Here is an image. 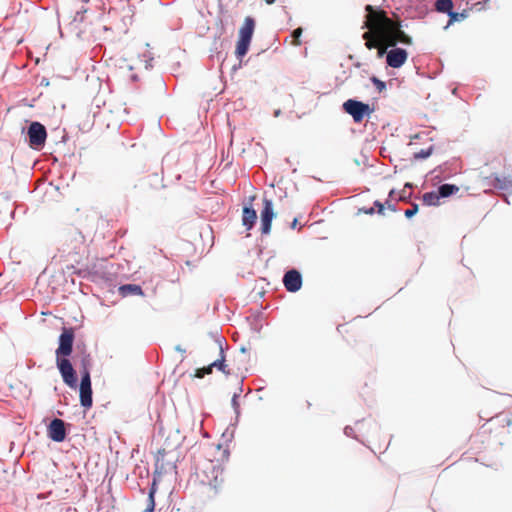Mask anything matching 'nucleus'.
<instances>
[{
    "label": "nucleus",
    "mask_w": 512,
    "mask_h": 512,
    "mask_svg": "<svg viewBox=\"0 0 512 512\" xmlns=\"http://www.w3.org/2000/svg\"><path fill=\"white\" fill-rule=\"evenodd\" d=\"M87 12V9L84 6H81L76 12L70 24L81 23L84 20V14Z\"/></svg>",
    "instance_id": "obj_23"
},
{
    "label": "nucleus",
    "mask_w": 512,
    "mask_h": 512,
    "mask_svg": "<svg viewBox=\"0 0 512 512\" xmlns=\"http://www.w3.org/2000/svg\"><path fill=\"white\" fill-rule=\"evenodd\" d=\"M406 188H409V189L413 188V184L410 182H406L404 185V189H406Z\"/></svg>",
    "instance_id": "obj_37"
},
{
    "label": "nucleus",
    "mask_w": 512,
    "mask_h": 512,
    "mask_svg": "<svg viewBox=\"0 0 512 512\" xmlns=\"http://www.w3.org/2000/svg\"><path fill=\"white\" fill-rule=\"evenodd\" d=\"M504 201L507 203V204H510L509 200H508V196L504 195Z\"/></svg>",
    "instance_id": "obj_41"
},
{
    "label": "nucleus",
    "mask_w": 512,
    "mask_h": 512,
    "mask_svg": "<svg viewBox=\"0 0 512 512\" xmlns=\"http://www.w3.org/2000/svg\"><path fill=\"white\" fill-rule=\"evenodd\" d=\"M373 205H374L373 206L374 209L377 208L378 214H380V215L384 214L385 205L382 202H380L379 200H376V201H374Z\"/></svg>",
    "instance_id": "obj_29"
},
{
    "label": "nucleus",
    "mask_w": 512,
    "mask_h": 512,
    "mask_svg": "<svg viewBox=\"0 0 512 512\" xmlns=\"http://www.w3.org/2000/svg\"><path fill=\"white\" fill-rule=\"evenodd\" d=\"M76 273H77L78 276H80L82 278H86L87 274H88V271L85 270V269H80Z\"/></svg>",
    "instance_id": "obj_33"
},
{
    "label": "nucleus",
    "mask_w": 512,
    "mask_h": 512,
    "mask_svg": "<svg viewBox=\"0 0 512 512\" xmlns=\"http://www.w3.org/2000/svg\"><path fill=\"white\" fill-rule=\"evenodd\" d=\"M81 377L85 375V373L88 375V378H91L90 375V367L92 365V359L89 353L86 352V350H83L81 355Z\"/></svg>",
    "instance_id": "obj_18"
},
{
    "label": "nucleus",
    "mask_w": 512,
    "mask_h": 512,
    "mask_svg": "<svg viewBox=\"0 0 512 512\" xmlns=\"http://www.w3.org/2000/svg\"><path fill=\"white\" fill-rule=\"evenodd\" d=\"M490 184L499 190H510L512 189V178L511 177H499L493 176Z\"/></svg>",
    "instance_id": "obj_15"
},
{
    "label": "nucleus",
    "mask_w": 512,
    "mask_h": 512,
    "mask_svg": "<svg viewBox=\"0 0 512 512\" xmlns=\"http://www.w3.org/2000/svg\"><path fill=\"white\" fill-rule=\"evenodd\" d=\"M70 424L60 418H54L47 426V435L54 442H63L68 433Z\"/></svg>",
    "instance_id": "obj_6"
},
{
    "label": "nucleus",
    "mask_w": 512,
    "mask_h": 512,
    "mask_svg": "<svg viewBox=\"0 0 512 512\" xmlns=\"http://www.w3.org/2000/svg\"><path fill=\"white\" fill-rule=\"evenodd\" d=\"M78 236H79V238H80V241H82L83 236H82L80 233H78Z\"/></svg>",
    "instance_id": "obj_44"
},
{
    "label": "nucleus",
    "mask_w": 512,
    "mask_h": 512,
    "mask_svg": "<svg viewBox=\"0 0 512 512\" xmlns=\"http://www.w3.org/2000/svg\"><path fill=\"white\" fill-rule=\"evenodd\" d=\"M266 2H267L268 4H273V3L275 2V0H266Z\"/></svg>",
    "instance_id": "obj_43"
},
{
    "label": "nucleus",
    "mask_w": 512,
    "mask_h": 512,
    "mask_svg": "<svg viewBox=\"0 0 512 512\" xmlns=\"http://www.w3.org/2000/svg\"><path fill=\"white\" fill-rule=\"evenodd\" d=\"M432 152H433V146H429L426 149H421L420 151L414 153V159L425 160L431 156Z\"/></svg>",
    "instance_id": "obj_22"
},
{
    "label": "nucleus",
    "mask_w": 512,
    "mask_h": 512,
    "mask_svg": "<svg viewBox=\"0 0 512 512\" xmlns=\"http://www.w3.org/2000/svg\"><path fill=\"white\" fill-rule=\"evenodd\" d=\"M449 20L447 25L444 27V29H447L450 25H452L455 22H460L468 17V11L464 10L462 12H455L454 10L451 11V13L448 15Z\"/></svg>",
    "instance_id": "obj_20"
},
{
    "label": "nucleus",
    "mask_w": 512,
    "mask_h": 512,
    "mask_svg": "<svg viewBox=\"0 0 512 512\" xmlns=\"http://www.w3.org/2000/svg\"><path fill=\"white\" fill-rule=\"evenodd\" d=\"M29 146L35 150L44 147L47 139L46 127L38 121H33L27 128Z\"/></svg>",
    "instance_id": "obj_5"
},
{
    "label": "nucleus",
    "mask_w": 512,
    "mask_h": 512,
    "mask_svg": "<svg viewBox=\"0 0 512 512\" xmlns=\"http://www.w3.org/2000/svg\"><path fill=\"white\" fill-rule=\"evenodd\" d=\"M216 342L220 350V358L209 364L211 370H213V368H216L225 374H229V371H226L227 365L225 364V353L223 347V342H225V340L223 338H218Z\"/></svg>",
    "instance_id": "obj_14"
},
{
    "label": "nucleus",
    "mask_w": 512,
    "mask_h": 512,
    "mask_svg": "<svg viewBox=\"0 0 512 512\" xmlns=\"http://www.w3.org/2000/svg\"><path fill=\"white\" fill-rule=\"evenodd\" d=\"M257 220V212L253 208L252 204L245 205L243 207V213H242V224L246 227L247 230H251Z\"/></svg>",
    "instance_id": "obj_12"
},
{
    "label": "nucleus",
    "mask_w": 512,
    "mask_h": 512,
    "mask_svg": "<svg viewBox=\"0 0 512 512\" xmlns=\"http://www.w3.org/2000/svg\"><path fill=\"white\" fill-rule=\"evenodd\" d=\"M453 0H436L434 4L435 11L449 15L453 10Z\"/></svg>",
    "instance_id": "obj_16"
},
{
    "label": "nucleus",
    "mask_w": 512,
    "mask_h": 512,
    "mask_svg": "<svg viewBox=\"0 0 512 512\" xmlns=\"http://www.w3.org/2000/svg\"><path fill=\"white\" fill-rule=\"evenodd\" d=\"M296 225H297V219H294V220L292 221V223H291V228H293V229H294V228L296 227Z\"/></svg>",
    "instance_id": "obj_40"
},
{
    "label": "nucleus",
    "mask_w": 512,
    "mask_h": 512,
    "mask_svg": "<svg viewBox=\"0 0 512 512\" xmlns=\"http://www.w3.org/2000/svg\"><path fill=\"white\" fill-rule=\"evenodd\" d=\"M75 331L72 327H63L58 338V347L55 351L56 366L63 382L70 388H77L78 377L69 357L73 352Z\"/></svg>",
    "instance_id": "obj_2"
},
{
    "label": "nucleus",
    "mask_w": 512,
    "mask_h": 512,
    "mask_svg": "<svg viewBox=\"0 0 512 512\" xmlns=\"http://www.w3.org/2000/svg\"><path fill=\"white\" fill-rule=\"evenodd\" d=\"M254 30L255 20L253 17L247 16L244 20L243 26L239 30V38L235 50V55L237 59H239L240 61L249 50ZM239 67H241V62L239 63L238 66L234 65L233 70H237Z\"/></svg>",
    "instance_id": "obj_3"
},
{
    "label": "nucleus",
    "mask_w": 512,
    "mask_h": 512,
    "mask_svg": "<svg viewBox=\"0 0 512 512\" xmlns=\"http://www.w3.org/2000/svg\"><path fill=\"white\" fill-rule=\"evenodd\" d=\"M366 9L372 11V29L381 42L387 43V46H396L397 43L412 45V37L404 32L401 22L393 21L385 11L372 5H366Z\"/></svg>",
    "instance_id": "obj_1"
},
{
    "label": "nucleus",
    "mask_w": 512,
    "mask_h": 512,
    "mask_svg": "<svg viewBox=\"0 0 512 512\" xmlns=\"http://www.w3.org/2000/svg\"><path fill=\"white\" fill-rule=\"evenodd\" d=\"M175 350L178 351V352H181V353H185V349H183L180 345H177L175 347Z\"/></svg>",
    "instance_id": "obj_36"
},
{
    "label": "nucleus",
    "mask_w": 512,
    "mask_h": 512,
    "mask_svg": "<svg viewBox=\"0 0 512 512\" xmlns=\"http://www.w3.org/2000/svg\"><path fill=\"white\" fill-rule=\"evenodd\" d=\"M410 198H411V193H406V190H405V189H403V190L399 193L398 200H399V201H408Z\"/></svg>",
    "instance_id": "obj_30"
},
{
    "label": "nucleus",
    "mask_w": 512,
    "mask_h": 512,
    "mask_svg": "<svg viewBox=\"0 0 512 512\" xmlns=\"http://www.w3.org/2000/svg\"><path fill=\"white\" fill-rule=\"evenodd\" d=\"M385 204L387 205V208H388L389 210L394 211V212H395V211H397V207H396V205H395V204H391V203L389 202V200H387V201L385 202Z\"/></svg>",
    "instance_id": "obj_34"
},
{
    "label": "nucleus",
    "mask_w": 512,
    "mask_h": 512,
    "mask_svg": "<svg viewBox=\"0 0 512 512\" xmlns=\"http://www.w3.org/2000/svg\"><path fill=\"white\" fill-rule=\"evenodd\" d=\"M440 199L438 191L426 192L422 197L423 203L427 206H437Z\"/></svg>",
    "instance_id": "obj_19"
},
{
    "label": "nucleus",
    "mask_w": 512,
    "mask_h": 512,
    "mask_svg": "<svg viewBox=\"0 0 512 512\" xmlns=\"http://www.w3.org/2000/svg\"><path fill=\"white\" fill-rule=\"evenodd\" d=\"M240 396V393H234L232 399H231V405L236 413V416L238 417L239 414H240V411H239V402H238V398Z\"/></svg>",
    "instance_id": "obj_27"
},
{
    "label": "nucleus",
    "mask_w": 512,
    "mask_h": 512,
    "mask_svg": "<svg viewBox=\"0 0 512 512\" xmlns=\"http://www.w3.org/2000/svg\"><path fill=\"white\" fill-rule=\"evenodd\" d=\"M118 293L122 297H128V296H144V291L142 287L138 284L134 283H127L119 286Z\"/></svg>",
    "instance_id": "obj_13"
},
{
    "label": "nucleus",
    "mask_w": 512,
    "mask_h": 512,
    "mask_svg": "<svg viewBox=\"0 0 512 512\" xmlns=\"http://www.w3.org/2000/svg\"><path fill=\"white\" fill-rule=\"evenodd\" d=\"M419 210V206L417 203H412L411 204V207L407 210H405V217L407 218H412L413 216H415L417 214Z\"/></svg>",
    "instance_id": "obj_26"
},
{
    "label": "nucleus",
    "mask_w": 512,
    "mask_h": 512,
    "mask_svg": "<svg viewBox=\"0 0 512 512\" xmlns=\"http://www.w3.org/2000/svg\"><path fill=\"white\" fill-rule=\"evenodd\" d=\"M261 233L269 234L271 231L272 221L275 217L273 209V201L268 198L263 199V208L261 211Z\"/></svg>",
    "instance_id": "obj_7"
},
{
    "label": "nucleus",
    "mask_w": 512,
    "mask_h": 512,
    "mask_svg": "<svg viewBox=\"0 0 512 512\" xmlns=\"http://www.w3.org/2000/svg\"><path fill=\"white\" fill-rule=\"evenodd\" d=\"M342 108L345 113L353 118L355 123H361L365 117L369 116L374 111L368 103L354 98L346 100Z\"/></svg>",
    "instance_id": "obj_4"
},
{
    "label": "nucleus",
    "mask_w": 512,
    "mask_h": 512,
    "mask_svg": "<svg viewBox=\"0 0 512 512\" xmlns=\"http://www.w3.org/2000/svg\"><path fill=\"white\" fill-rule=\"evenodd\" d=\"M156 490H157V487H156V482L153 481L150 489H149V493H148V504H147V507L145 509V512H154L155 510V493H156Z\"/></svg>",
    "instance_id": "obj_21"
},
{
    "label": "nucleus",
    "mask_w": 512,
    "mask_h": 512,
    "mask_svg": "<svg viewBox=\"0 0 512 512\" xmlns=\"http://www.w3.org/2000/svg\"><path fill=\"white\" fill-rule=\"evenodd\" d=\"M211 373H212L211 367H210V365H208V366H205L202 368H197L194 372V377L203 378L206 375L211 374Z\"/></svg>",
    "instance_id": "obj_24"
},
{
    "label": "nucleus",
    "mask_w": 512,
    "mask_h": 512,
    "mask_svg": "<svg viewBox=\"0 0 512 512\" xmlns=\"http://www.w3.org/2000/svg\"><path fill=\"white\" fill-rule=\"evenodd\" d=\"M359 212H362V213H364V214H368V215H372V214H374V213H375V209H374V207H369V208H365V207H363V208H361V209L359 210Z\"/></svg>",
    "instance_id": "obj_32"
},
{
    "label": "nucleus",
    "mask_w": 512,
    "mask_h": 512,
    "mask_svg": "<svg viewBox=\"0 0 512 512\" xmlns=\"http://www.w3.org/2000/svg\"><path fill=\"white\" fill-rule=\"evenodd\" d=\"M283 284L288 292L295 293L302 287V275L297 269H289L284 273Z\"/></svg>",
    "instance_id": "obj_10"
},
{
    "label": "nucleus",
    "mask_w": 512,
    "mask_h": 512,
    "mask_svg": "<svg viewBox=\"0 0 512 512\" xmlns=\"http://www.w3.org/2000/svg\"><path fill=\"white\" fill-rule=\"evenodd\" d=\"M391 47L392 49L386 52V64L391 68H400L407 61L408 52L404 48Z\"/></svg>",
    "instance_id": "obj_8"
},
{
    "label": "nucleus",
    "mask_w": 512,
    "mask_h": 512,
    "mask_svg": "<svg viewBox=\"0 0 512 512\" xmlns=\"http://www.w3.org/2000/svg\"><path fill=\"white\" fill-rule=\"evenodd\" d=\"M371 82L373 83V85L376 87V89L379 92H382L383 90L386 89V83L384 81L380 80L379 78H377L376 76L371 77Z\"/></svg>",
    "instance_id": "obj_25"
},
{
    "label": "nucleus",
    "mask_w": 512,
    "mask_h": 512,
    "mask_svg": "<svg viewBox=\"0 0 512 512\" xmlns=\"http://www.w3.org/2000/svg\"><path fill=\"white\" fill-rule=\"evenodd\" d=\"M280 114H281V110L280 109H277V110L274 111V116L275 117L280 116Z\"/></svg>",
    "instance_id": "obj_39"
},
{
    "label": "nucleus",
    "mask_w": 512,
    "mask_h": 512,
    "mask_svg": "<svg viewBox=\"0 0 512 512\" xmlns=\"http://www.w3.org/2000/svg\"><path fill=\"white\" fill-rule=\"evenodd\" d=\"M80 404L85 409H89L93 404V391L91 385V378H88V375L85 373L83 377H81L80 385Z\"/></svg>",
    "instance_id": "obj_9"
},
{
    "label": "nucleus",
    "mask_w": 512,
    "mask_h": 512,
    "mask_svg": "<svg viewBox=\"0 0 512 512\" xmlns=\"http://www.w3.org/2000/svg\"><path fill=\"white\" fill-rule=\"evenodd\" d=\"M344 434L347 437H353V438L357 439V437L354 435V429L349 425L344 428Z\"/></svg>",
    "instance_id": "obj_31"
},
{
    "label": "nucleus",
    "mask_w": 512,
    "mask_h": 512,
    "mask_svg": "<svg viewBox=\"0 0 512 512\" xmlns=\"http://www.w3.org/2000/svg\"><path fill=\"white\" fill-rule=\"evenodd\" d=\"M440 198H447L459 191V187L455 184L444 183L441 184L437 189Z\"/></svg>",
    "instance_id": "obj_17"
},
{
    "label": "nucleus",
    "mask_w": 512,
    "mask_h": 512,
    "mask_svg": "<svg viewBox=\"0 0 512 512\" xmlns=\"http://www.w3.org/2000/svg\"><path fill=\"white\" fill-rule=\"evenodd\" d=\"M365 10H366V21L364 22V25L362 28H369V31H366L363 33V38L366 40L365 46L369 50H372V49L376 48L378 45H387V43H383L377 38L375 32L372 29V24L370 21V14L372 13V11H368L366 8H365Z\"/></svg>",
    "instance_id": "obj_11"
},
{
    "label": "nucleus",
    "mask_w": 512,
    "mask_h": 512,
    "mask_svg": "<svg viewBox=\"0 0 512 512\" xmlns=\"http://www.w3.org/2000/svg\"><path fill=\"white\" fill-rule=\"evenodd\" d=\"M395 193H396V190H395V189H391V190H390V192H389V194H388V198H389V199L393 198V196L395 195Z\"/></svg>",
    "instance_id": "obj_35"
},
{
    "label": "nucleus",
    "mask_w": 512,
    "mask_h": 512,
    "mask_svg": "<svg viewBox=\"0 0 512 512\" xmlns=\"http://www.w3.org/2000/svg\"><path fill=\"white\" fill-rule=\"evenodd\" d=\"M302 32H303V29L301 27H298L295 30H293L291 35H292V37L294 39V44L295 45H300L301 44L300 37L302 35Z\"/></svg>",
    "instance_id": "obj_28"
},
{
    "label": "nucleus",
    "mask_w": 512,
    "mask_h": 512,
    "mask_svg": "<svg viewBox=\"0 0 512 512\" xmlns=\"http://www.w3.org/2000/svg\"><path fill=\"white\" fill-rule=\"evenodd\" d=\"M240 351H241L242 353H246L247 349H246L245 347H241Z\"/></svg>",
    "instance_id": "obj_42"
},
{
    "label": "nucleus",
    "mask_w": 512,
    "mask_h": 512,
    "mask_svg": "<svg viewBox=\"0 0 512 512\" xmlns=\"http://www.w3.org/2000/svg\"><path fill=\"white\" fill-rule=\"evenodd\" d=\"M384 54H385V51L381 49V50L378 51L377 56L379 58H381V57H383Z\"/></svg>",
    "instance_id": "obj_38"
}]
</instances>
